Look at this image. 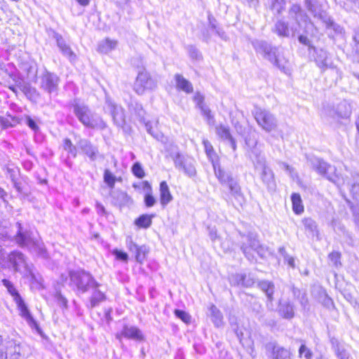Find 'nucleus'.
Masks as SVG:
<instances>
[{
	"instance_id": "11",
	"label": "nucleus",
	"mask_w": 359,
	"mask_h": 359,
	"mask_svg": "<svg viewBox=\"0 0 359 359\" xmlns=\"http://www.w3.org/2000/svg\"><path fill=\"white\" fill-rule=\"evenodd\" d=\"M252 114L257 124L265 131L269 133L276 129L278 126L277 119L270 111L255 107Z\"/></svg>"
},
{
	"instance_id": "19",
	"label": "nucleus",
	"mask_w": 359,
	"mask_h": 359,
	"mask_svg": "<svg viewBox=\"0 0 359 359\" xmlns=\"http://www.w3.org/2000/svg\"><path fill=\"white\" fill-rule=\"evenodd\" d=\"M204 96L199 92H196L194 96V101L196 107L200 109L202 115L207 119L209 125L215 123L214 116L211 114V110L204 102Z\"/></svg>"
},
{
	"instance_id": "22",
	"label": "nucleus",
	"mask_w": 359,
	"mask_h": 359,
	"mask_svg": "<svg viewBox=\"0 0 359 359\" xmlns=\"http://www.w3.org/2000/svg\"><path fill=\"white\" fill-rule=\"evenodd\" d=\"M121 336L137 341H142L144 339L142 331L138 327L128 325L123 326L121 333L116 334V338L120 339Z\"/></svg>"
},
{
	"instance_id": "8",
	"label": "nucleus",
	"mask_w": 359,
	"mask_h": 359,
	"mask_svg": "<svg viewBox=\"0 0 359 359\" xmlns=\"http://www.w3.org/2000/svg\"><path fill=\"white\" fill-rule=\"evenodd\" d=\"M69 285L76 294H84L93 286L97 285V281L86 271H71L69 273Z\"/></svg>"
},
{
	"instance_id": "62",
	"label": "nucleus",
	"mask_w": 359,
	"mask_h": 359,
	"mask_svg": "<svg viewBox=\"0 0 359 359\" xmlns=\"http://www.w3.org/2000/svg\"><path fill=\"white\" fill-rule=\"evenodd\" d=\"M187 51L192 59L198 60L201 57V53L194 46H188Z\"/></svg>"
},
{
	"instance_id": "27",
	"label": "nucleus",
	"mask_w": 359,
	"mask_h": 359,
	"mask_svg": "<svg viewBox=\"0 0 359 359\" xmlns=\"http://www.w3.org/2000/svg\"><path fill=\"white\" fill-rule=\"evenodd\" d=\"M101 284L97 282V285L93 286L92 294L90 297V308L93 309L98 306L101 302L107 299L105 293L100 290Z\"/></svg>"
},
{
	"instance_id": "5",
	"label": "nucleus",
	"mask_w": 359,
	"mask_h": 359,
	"mask_svg": "<svg viewBox=\"0 0 359 359\" xmlns=\"http://www.w3.org/2000/svg\"><path fill=\"white\" fill-rule=\"evenodd\" d=\"M72 106L74 115L85 127L98 130H103L107 128V124L103 119L92 111L86 104L74 100Z\"/></svg>"
},
{
	"instance_id": "60",
	"label": "nucleus",
	"mask_w": 359,
	"mask_h": 359,
	"mask_svg": "<svg viewBox=\"0 0 359 359\" xmlns=\"http://www.w3.org/2000/svg\"><path fill=\"white\" fill-rule=\"evenodd\" d=\"M55 299L57 305L64 309H67L68 306V301L65 297H64L60 292H56L55 294Z\"/></svg>"
},
{
	"instance_id": "41",
	"label": "nucleus",
	"mask_w": 359,
	"mask_h": 359,
	"mask_svg": "<svg viewBox=\"0 0 359 359\" xmlns=\"http://www.w3.org/2000/svg\"><path fill=\"white\" fill-rule=\"evenodd\" d=\"M143 185L144 189L148 191V193L145 194L144 198L145 205L148 208L152 207L155 205L156 200L154 197V196L150 193L151 191V187L147 181H144L143 182Z\"/></svg>"
},
{
	"instance_id": "42",
	"label": "nucleus",
	"mask_w": 359,
	"mask_h": 359,
	"mask_svg": "<svg viewBox=\"0 0 359 359\" xmlns=\"http://www.w3.org/2000/svg\"><path fill=\"white\" fill-rule=\"evenodd\" d=\"M292 209L296 214H301L304 212V206L301 196L299 194L294 193L291 196Z\"/></svg>"
},
{
	"instance_id": "44",
	"label": "nucleus",
	"mask_w": 359,
	"mask_h": 359,
	"mask_svg": "<svg viewBox=\"0 0 359 359\" xmlns=\"http://www.w3.org/2000/svg\"><path fill=\"white\" fill-rule=\"evenodd\" d=\"M152 223V216L148 215H142L137 218L135 224L140 228L147 229Z\"/></svg>"
},
{
	"instance_id": "14",
	"label": "nucleus",
	"mask_w": 359,
	"mask_h": 359,
	"mask_svg": "<svg viewBox=\"0 0 359 359\" xmlns=\"http://www.w3.org/2000/svg\"><path fill=\"white\" fill-rule=\"evenodd\" d=\"M157 87V81L146 71L139 72L134 83V90L142 95L146 90H153Z\"/></svg>"
},
{
	"instance_id": "57",
	"label": "nucleus",
	"mask_w": 359,
	"mask_h": 359,
	"mask_svg": "<svg viewBox=\"0 0 359 359\" xmlns=\"http://www.w3.org/2000/svg\"><path fill=\"white\" fill-rule=\"evenodd\" d=\"M203 144L209 159L211 161L212 159H217L211 143L208 140H203Z\"/></svg>"
},
{
	"instance_id": "63",
	"label": "nucleus",
	"mask_w": 359,
	"mask_h": 359,
	"mask_svg": "<svg viewBox=\"0 0 359 359\" xmlns=\"http://www.w3.org/2000/svg\"><path fill=\"white\" fill-rule=\"evenodd\" d=\"M26 124L34 132L39 130V126L36 122L31 118L29 116H26L25 117Z\"/></svg>"
},
{
	"instance_id": "45",
	"label": "nucleus",
	"mask_w": 359,
	"mask_h": 359,
	"mask_svg": "<svg viewBox=\"0 0 359 359\" xmlns=\"http://www.w3.org/2000/svg\"><path fill=\"white\" fill-rule=\"evenodd\" d=\"M18 123L17 118L10 116L8 118L0 116V130H5L12 128Z\"/></svg>"
},
{
	"instance_id": "29",
	"label": "nucleus",
	"mask_w": 359,
	"mask_h": 359,
	"mask_svg": "<svg viewBox=\"0 0 359 359\" xmlns=\"http://www.w3.org/2000/svg\"><path fill=\"white\" fill-rule=\"evenodd\" d=\"M175 80L176 82V88L184 93L189 94L193 93L194 88L191 83L186 79L182 75L176 74L175 75Z\"/></svg>"
},
{
	"instance_id": "26",
	"label": "nucleus",
	"mask_w": 359,
	"mask_h": 359,
	"mask_svg": "<svg viewBox=\"0 0 359 359\" xmlns=\"http://www.w3.org/2000/svg\"><path fill=\"white\" fill-rule=\"evenodd\" d=\"M260 177L263 183L266 186L269 191H275L276 183L273 170L269 168L260 170Z\"/></svg>"
},
{
	"instance_id": "23",
	"label": "nucleus",
	"mask_w": 359,
	"mask_h": 359,
	"mask_svg": "<svg viewBox=\"0 0 359 359\" xmlns=\"http://www.w3.org/2000/svg\"><path fill=\"white\" fill-rule=\"evenodd\" d=\"M257 287L266 294V306L273 309V293L275 291L274 284L269 280H259L257 283Z\"/></svg>"
},
{
	"instance_id": "49",
	"label": "nucleus",
	"mask_w": 359,
	"mask_h": 359,
	"mask_svg": "<svg viewBox=\"0 0 359 359\" xmlns=\"http://www.w3.org/2000/svg\"><path fill=\"white\" fill-rule=\"evenodd\" d=\"M323 114L326 117L332 118L333 120H337L340 118L339 116H338L337 108L330 104H327L324 107Z\"/></svg>"
},
{
	"instance_id": "56",
	"label": "nucleus",
	"mask_w": 359,
	"mask_h": 359,
	"mask_svg": "<svg viewBox=\"0 0 359 359\" xmlns=\"http://www.w3.org/2000/svg\"><path fill=\"white\" fill-rule=\"evenodd\" d=\"M20 89L25 94L27 97H31L34 95V94H36V90L30 86V85L27 83L21 84L20 83L18 85Z\"/></svg>"
},
{
	"instance_id": "58",
	"label": "nucleus",
	"mask_w": 359,
	"mask_h": 359,
	"mask_svg": "<svg viewBox=\"0 0 359 359\" xmlns=\"http://www.w3.org/2000/svg\"><path fill=\"white\" fill-rule=\"evenodd\" d=\"M112 255L117 260L123 262H128V255L126 252L115 248L112 250Z\"/></svg>"
},
{
	"instance_id": "30",
	"label": "nucleus",
	"mask_w": 359,
	"mask_h": 359,
	"mask_svg": "<svg viewBox=\"0 0 359 359\" xmlns=\"http://www.w3.org/2000/svg\"><path fill=\"white\" fill-rule=\"evenodd\" d=\"M160 199L162 205L165 206L172 200L168 184L165 181L160 183Z\"/></svg>"
},
{
	"instance_id": "28",
	"label": "nucleus",
	"mask_w": 359,
	"mask_h": 359,
	"mask_svg": "<svg viewBox=\"0 0 359 359\" xmlns=\"http://www.w3.org/2000/svg\"><path fill=\"white\" fill-rule=\"evenodd\" d=\"M330 344L338 359H353L344 346L337 338L332 337L330 339Z\"/></svg>"
},
{
	"instance_id": "25",
	"label": "nucleus",
	"mask_w": 359,
	"mask_h": 359,
	"mask_svg": "<svg viewBox=\"0 0 359 359\" xmlns=\"http://www.w3.org/2000/svg\"><path fill=\"white\" fill-rule=\"evenodd\" d=\"M266 348L271 351L273 359H292L291 352L275 342H270L266 345Z\"/></svg>"
},
{
	"instance_id": "2",
	"label": "nucleus",
	"mask_w": 359,
	"mask_h": 359,
	"mask_svg": "<svg viewBox=\"0 0 359 359\" xmlns=\"http://www.w3.org/2000/svg\"><path fill=\"white\" fill-rule=\"evenodd\" d=\"M16 233L14 241L21 248H27L32 253L42 258L48 257V252L43 243L34 236L27 224L18 222L15 224Z\"/></svg>"
},
{
	"instance_id": "12",
	"label": "nucleus",
	"mask_w": 359,
	"mask_h": 359,
	"mask_svg": "<svg viewBox=\"0 0 359 359\" xmlns=\"http://www.w3.org/2000/svg\"><path fill=\"white\" fill-rule=\"evenodd\" d=\"M172 158L177 170L182 171L189 177H193L196 175V161L193 158L187 155H182L180 152L172 154Z\"/></svg>"
},
{
	"instance_id": "36",
	"label": "nucleus",
	"mask_w": 359,
	"mask_h": 359,
	"mask_svg": "<svg viewBox=\"0 0 359 359\" xmlns=\"http://www.w3.org/2000/svg\"><path fill=\"white\" fill-rule=\"evenodd\" d=\"M62 147L63 149L67 152L68 158H76L79 149L76 144H73L70 139H64Z\"/></svg>"
},
{
	"instance_id": "24",
	"label": "nucleus",
	"mask_w": 359,
	"mask_h": 359,
	"mask_svg": "<svg viewBox=\"0 0 359 359\" xmlns=\"http://www.w3.org/2000/svg\"><path fill=\"white\" fill-rule=\"evenodd\" d=\"M53 37L55 39L57 46L62 55L67 57L69 61H74L76 60V54L73 52L70 46L66 43L63 37L57 32H53Z\"/></svg>"
},
{
	"instance_id": "59",
	"label": "nucleus",
	"mask_w": 359,
	"mask_h": 359,
	"mask_svg": "<svg viewBox=\"0 0 359 359\" xmlns=\"http://www.w3.org/2000/svg\"><path fill=\"white\" fill-rule=\"evenodd\" d=\"M104 180L110 188H113L114 187L116 182L115 176L109 170H104Z\"/></svg>"
},
{
	"instance_id": "10",
	"label": "nucleus",
	"mask_w": 359,
	"mask_h": 359,
	"mask_svg": "<svg viewBox=\"0 0 359 359\" xmlns=\"http://www.w3.org/2000/svg\"><path fill=\"white\" fill-rule=\"evenodd\" d=\"M8 262L15 272L34 278L32 264L28 263L26 256L19 250L11 252L7 257Z\"/></svg>"
},
{
	"instance_id": "21",
	"label": "nucleus",
	"mask_w": 359,
	"mask_h": 359,
	"mask_svg": "<svg viewBox=\"0 0 359 359\" xmlns=\"http://www.w3.org/2000/svg\"><path fill=\"white\" fill-rule=\"evenodd\" d=\"M304 6L314 18L322 21L327 15L318 0H304Z\"/></svg>"
},
{
	"instance_id": "20",
	"label": "nucleus",
	"mask_w": 359,
	"mask_h": 359,
	"mask_svg": "<svg viewBox=\"0 0 359 359\" xmlns=\"http://www.w3.org/2000/svg\"><path fill=\"white\" fill-rule=\"evenodd\" d=\"M295 307L289 299H280L277 311L280 316L286 320H291L294 317Z\"/></svg>"
},
{
	"instance_id": "6",
	"label": "nucleus",
	"mask_w": 359,
	"mask_h": 359,
	"mask_svg": "<svg viewBox=\"0 0 359 359\" xmlns=\"http://www.w3.org/2000/svg\"><path fill=\"white\" fill-rule=\"evenodd\" d=\"M212 165L215 175L219 182L228 187L230 194L235 199L243 198V194L238 178L233 177L231 172L226 171L222 168L218 159H212Z\"/></svg>"
},
{
	"instance_id": "51",
	"label": "nucleus",
	"mask_w": 359,
	"mask_h": 359,
	"mask_svg": "<svg viewBox=\"0 0 359 359\" xmlns=\"http://www.w3.org/2000/svg\"><path fill=\"white\" fill-rule=\"evenodd\" d=\"M216 133L221 138L226 140H229L232 137L230 133L229 127L223 125H219V126L216 127Z\"/></svg>"
},
{
	"instance_id": "50",
	"label": "nucleus",
	"mask_w": 359,
	"mask_h": 359,
	"mask_svg": "<svg viewBox=\"0 0 359 359\" xmlns=\"http://www.w3.org/2000/svg\"><path fill=\"white\" fill-rule=\"evenodd\" d=\"M313 353L304 344H302L298 350V356L300 358L312 359Z\"/></svg>"
},
{
	"instance_id": "46",
	"label": "nucleus",
	"mask_w": 359,
	"mask_h": 359,
	"mask_svg": "<svg viewBox=\"0 0 359 359\" xmlns=\"http://www.w3.org/2000/svg\"><path fill=\"white\" fill-rule=\"evenodd\" d=\"M149 252V250L147 245H140V247L139 248V249L137 250V252L135 255V260L137 262L142 264L146 259Z\"/></svg>"
},
{
	"instance_id": "64",
	"label": "nucleus",
	"mask_w": 359,
	"mask_h": 359,
	"mask_svg": "<svg viewBox=\"0 0 359 359\" xmlns=\"http://www.w3.org/2000/svg\"><path fill=\"white\" fill-rule=\"evenodd\" d=\"M346 201H347L350 208L352 210L354 218L359 217V201H356V203L355 205H353L349 200L346 199Z\"/></svg>"
},
{
	"instance_id": "18",
	"label": "nucleus",
	"mask_w": 359,
	"mask_h": 359,
	"mask_svg": "<svg viewBox=\"0 0 359 359\" xmlns=\"http://www.w3.org/2000/svg\"><path fill=\"white\" fill-rule=\"evenodd\" d=\"M25 345L17 339H11L6 342L4 349L11 359H19L25 355Z\"/></svg>"
},
{
	"instance_id": "47",
	"label": "nucleus",
	"mask_w": 359,
	"mask_h": 359,
	"mask_svg": "<svg viewBox=\"0 0 359 359\" xmlns=\"http://www.w3.org/2000/svg\"><path fill=\"white\" fill-rule=\"evenodd\" d=\"M354 182L351 185L350 192L356 201H359V175L355 173L353 175Z\"/></svg>"
},
{
	"instance_id": "40",
	"label": "nucleus",
	"mask_w": 359,
	"mask_h": 359,
	"mask_svg": "<svg viewBox=\"0 0 359 359\" xmlns=\"http://www.w3.org/2000/svg\"><path fill=\"white\" fill-rule=\"evenodd\" d=\"M322 22L325 24L327 29H331L335 34H341L344 32V28L337 23L334 22L328 15L323 19Z\"/></svg>"
},
{
	"instance_id": "53",
	"label": "nucleus",
	"mask_w": 359,
	"mask_h": 359,
	"mask_svg": "<svg viewBox=\"0 0 359 359\" xmlns=\"http://www.w3.org/2000/svg\"><path fill=\"white\" fill-rule=\"evenodd\" d=\"M328 259L330 262L332 263V264L335 266L336 268H338L341 266V253L337 251H333L328 255Z\"/></svg>"
},
{
	"instance_id": "54",
	"label": "nucleus",
	"mask_w": 359,
	"mask_h": 359,
	"mask_svg": "<svg viewBox=\"0 0 359 359\" xmlns=\"http://www.w3.org/2000/svg\"><path fill=\"white\" fill-rule=\"evenodd\" d=\"M132 172L133 174L140 178L142 179L144 177L145 173L142 168V166L140 162H135L132 166Z\"/></svg>"
},
{
	"instance_id": "16",
	"label": "nucleus",
	"mask_w": 359,
	"mask_h": 359,
	"mask_svg": "<svg viewBox=\"0 0 359 359\" xmlns=\"http://www.w3.org/2000/svg\"><path fill=\"white\" fill-rule=\"evenodd\" d=\"M106 105L114 124L118 127L123 128L126 125L124 109L121 105L116 104L114 102L108 98L106 100Z\"/></svg>"
},
{
	"instance_id": "35",
	"label": "nucleus",
	"mask_w": 359,
	"mask_h": 359,
	"mask_svg": "<svg viewBox=\"0 0 359 359\" xmlns=\"http://www.w3.org/2000/svg\"><path fill=\"white\" fill-rule=\"evenodd\" d=\"M129 110L133 112L140 122H144L145 111L141 104L132 101L128 105Z\"/></svg>"
},
{
	"instance_id": "7",
	"label": "nucleus",
	"mask_w": 359,
	"mask_h": 359,
	"mask_svg": "<svg viewBox=\"0 0 359 359\" xmlns=\"http://www.w3.org/2000/svg\"><path fill=\"white\" fill-rule=\"evenodd\" d=\"M1 283L7 289V291L13 297V300L17 304L18 307L20 311V316L25 319V320L32 329L35 330L37 332L39 333L41 332V329L37 322L30 313L29 309L20 297L19 292L14 287L13 284L10 280L5 278L1 280Z\"/></svg>"
},
{
	"instance_id": "15",
	"label": "nucleus",
	"mask_w": 359,
	"mask_h": 359,
	"mask_svg": "<svg viewBox=\"0 0 359 359\" xmlns=\"http://www.w3.org/2000/svg\"><path fill=\"white\" fill-rule=\"evenodd\" d=\"M76 145L79 151L88 156L91 161H95L102 156L98 147L93 144L88 139L79 137L76 141Z\"/></svg>"
},
{
	"instance_id": "61",
	"label": "nucleus",
	"mask_w": 359,
	"mask_h": 359,
	"mask_svg": "<svg viewBox=\"0 0 359 359\" xmlns=\"http://www.w3.org/2000/svg\"><path fill=\"white\" fill-rule=\"evenodd\" d=\"M174 313H175V315L176 316V317L180 318V320H182L184 323H190L191 316L186 311L180 310V309H175Z\"/></svg>"
},
{
	"instance_id": "38",
	"label": "nucleus",
	"mask_w": 359,
	"mask_h": 359,
	"mask_svg": "<svg viewBox=\"0 0 359 359\" xmlns=\"http://www.w3.org/2000/svg\"><path fill=\"white\" fill-rule=\"evenodd\" d=\"M236 280L238 285L249 287L255 283V279L250 274L239 273L236 275Z\"/></svg>"
},
{
	"instance_id": "43",
	"label": "nucleus",
	"mask_w": 359,
	"mask_h": 359,
	"mask_svg": "<svg viewBox=\"0 0 359 359\" xmlns=\"http://www.w3.org/2000/svg\"><path fill=\"white\" fill-rule=\"evenodd\" d=\"M327 51L320 49L316 53V57L315 61L317 65L321 69H326L328 66L327 65Z\"/></svg>"
},
{
	"instance_id": "31",
	"label": "nucleus",
	"mask_w": 359,
	"mask_h": 359,
	"mask_svg": "<svg viewBox=\"0 0 359 359\" xmlns=\"http://www.w3.org/2000/svg\"><path fill=\"white\" fill-rule=\"evenodd\" d=\"M273 32L279 36L288 38L290 35V29L288 23L283 20H278L276 22Z\"/></svg>"
},
{
	"instance_id": "9",
	"label": "nucleus",
	"mask_w": 359,
	"mask_h": 359,
	"mask_svg": "<svg viewBox=\"0 0 359 359\" xmlns=\"http://www.w3.org/2000/svg\"><path fill=\"white\" fill-rule=\"evenodd\" d=\"M242 238L243 240L241 244V250L249 261L252 262L255 259V252L260 257L266 256L268 248L260 243L257 234L249 233L245 236H243Z\"/></svg>"
},
{
	"instance_id": "32",
	"label": "nucleus",
	"mask_w": 359,
	"mask_h": 359,
	"mask_svg": "<svg viewBox=\"0 0 359 359\" xmlns=\"http://www.w3.org/2000/svg\"><path fill=\"white\" fill-rule=\"evenodd\" d=\"M337 109L338 116L340 118H346L349 117L352 112L351 104L347 100H343L336 107Z\"/></svg>"
},
{
	"instance_id": "3",
	"label": "nucleus",
	"mask_w": 359,
	"mask_h": 359,
	"mask_svg": "<svg viewBox=\"0 0 359 359\" xmlns=\"http://www.w3.org/2000/svg\"><path fill=\"white\" fill-rule=\"evenodd\" d=\"M252 45L257 53L260 54L273 66L284 73L289 71L288 60L284 57L279 47L273 46L265 41H255Z\"/></svg>"
},
{
	"instance_id": "48",
	"label": "nucleus",
	"mask_w": 359,
	"mask_h": 359,
	"mask_svg": "<svg viewBox=\"0 0 359 359\" xmlns=\"http://www.w3.org/2000/svg\"><path fill=\"white\" fill-rule=\"evenodd\" d=\"M253 163L255 168L259 171L269 167L266 165L265 157L261 154H255V157L253 159Z\"/></svg>"
},
{
	"instance_id": "17",
	"label": "nucleus",
	"mask_w": 359,
	"mask_h": 359,
	"mask_svg": "<svg viewBox=\"0 0 359 359\" xmlns=\"http://www.w3.org/2000/svg\"><path fill=\"white\" fill-rule=\"evenodd\" d=\"M210 32L215 33L222 40L226 41L228 39L225 32L218 25L216 19L212 15H208V27L202 33L203 40L206 43L210 39Z\"/></svg>"
},
{
	"instance_id": "4",
	"label": "nucleus",
	"mask_w": 359,
	"mask_h": 359,
	"mask_svg": "<svg viewBox=\"0 0 359 359\" xmlns=\"http://www.w3.org/2000/svg\"><path fill=\"white\" fill-rule=\"evenodd\" d=\"M306 159L308 165L313 170L333 182L339 189L341 192L346 184L349 187V182H346V179L336 173L337 169L334 166L327 163L323 159L314 156H307Z\"/></svg>"
},
{
	"instance_id": "33",
	"label": "nucleus",
	"mask_w": 359,
	"mask_h": 359,
	"mask_svg": "<svg viewBox=\"0 0 359 359\" xmlns=\"http://www.w3.org/2000/svg\"><path fill=\"white\" fill-rule=\"evenodd\" d=\"M117 44L118 41L116 40L106 39L99 43L97 50L101 53L107 54L114 50L116 48Z\"/></svg>"
},
{
	"instance_id": "1",
	"label": "nucleus",
	"mask_w": 359,
	"mask_h": 359,
	"mask_svg": "<svg viewBox=\"0 0 359 359\" xmlns=\"http://www.w3.org/2000/svg\"><path fill=\"white\" fill-rule=\"evenodd\" d=\"M290 17L294 20L299 27H292V36H294L299 33L300 29L303 30L304 34L298 36V41L302 45L308 47L309 50H316L315 46H313L311 41L305 34H309L314 28V25L311 22L308 15L303 11L299 4H292L289 10Z\"/></svg>"
},
{
	"instance_id": "55",
	"label": "nucleus",
	"mask_w": 359,
	"mask_h": 359,
	"mask_svg": "<svg viewBox=\"0 0 359 359\" xmlns=\"http://www.w3.org/2000/svg\"><path fill=\"white\" fill-rule=\"evenodd\" d=\"M126 245L127 249L135 255L137 250L140 247V245H138L136 244L133 240L131 236H128L126 239Z\"/></svg>"
},
{
	"instance_id": "39",
	"label": "nucleus",
	"mask_w": 359,
	"mask_h": 359,
	"mask_svg": "<svg viewBox=\"0 0 359 359\" xmlns=\"http://www.w3.org/2000/svg\"><path fill=\"white\" fill-rule=\"evenodd\" d=\"M292 292L294 298L297 299L304 309H306L308 306V299L306 297V293L304 290H301L294 286L292 287Z\"/></svg>"
},
{
	"instance_id": "34",
	"label": "nucleus",
	"mask_w": 359,
	"mask_h": 359,
	"mask_svg": "<svg viewBox=\"0 0 359 359\" xmlns=\"http://www.w3.org/2000/svg\"><path fill=\"white\" fill-rule=\"evenodd\" d=\"M210 318L215 326L219 327L223 325V316L221 311L214 304L210 307Z\"/></svg>"
},
{
	"instance_id": "37",
	"label": "nucleus",
	"mask_w": 359,
	"mask_h": 359,
	"mask_svg": "<svg viewBox=\"0 0 359 359\" xmlns=\"http://www.w3.org/2000/svg\"><path fill=\"white\" fill-rule=\"evenodd\" d=\"M304 229L308 231L312 236L318 237V225L316 222L311 218H304L302 220Z\"/></svg>"
},
{
	"instance_id": "52",
	"label": "nucleus",
	"mask_w": 359,
	"mask_h": 359,
	"mask_svg": "<svg viewBox=\"0 0 359 359\" xmlns=\"http://www.w3.org/2000/svg\"><path fill=\"white\" fill-rule=\"evenodd\" d=\"M6 177L9 178L11 180V182L18 180L20 170L17 167H15L13 165H8L6 168Z\"/></svg>"
},
{
	"instance_id": "13",
	"label": "nucleus",
	"mask_w": 359,
	"mask_h": 359,
	"mask_svg": "<svg viewBox=\"0 0 359 359\" xmlns=\"http://www.w3.org/2000/svg\"><path fill=\"white\" fill-rule=\"evenodd\" d=\"M60 79L54 73L46 70L39 77V87L50 97L58 92Z\"/></svg>"
}]
</instances>
